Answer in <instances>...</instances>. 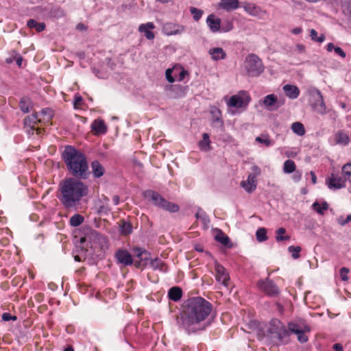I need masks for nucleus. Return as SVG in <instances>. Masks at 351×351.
<instances>
[{
	"label": "nucleus",
	"mask_w": 351,
	"mask_h": 351,
	"mask_svg": "<svg viewBox=\"0 0 351 351\" xmlns=\"http://www.w3.org/2000/svg\"><path fill=\"white\" fill-rule=\"evenodd\" d=\"M212 305L201 297L189 299L184 306V310L177 319L180 328L188 333L204 330L206 325L205 320L211 312Z\"/></svg>",
	"instance_id": "nucleus-1"
},
{
	"label": "nucleus",
	"mask_w": 351,
	"mask_h": 351,
	"mask_svg": "<svg viewBox=\"0 0 351 351\" xmlns=\"http://www.w3.org/2000/svg\"><path fill=\"white\" fill-rule=\"evenodd\" d=\"M60 200L69 209H76L84 197L88 193V187L77 178L63 180L59 185Z\"/></svg>",
	"instance_id": "nucleus-2"
},
{
	"label": "nucleus",
	"mask_w": 351,
	"mask_h": 351,
	"mask_svg": "<svg viewBox=\"0 0 351 351\" xmlns=\"http://www.w3.org/2000/svg\"><path fill=\"white\" fill-rule=\"evenodd\" d=\"M62 158L71 174L75 178H86L88 167L83 153L71 146H66L62 153Z\"/></svg>",
	"instance_id": "nucleus-3"
},
{
	"label": "nucleus",
	"mask_w": 351,
	"mask_h": 351,
	"mask_svg": "<svg viewBox=\"0 0 351 351\" xmlns=\"http://www.w3.org/2000/svg\"><path fill=\"white\" fill-rule=\"evenodd\" d=\"M143 196L155 206L171 213L178 211L179 206L165 199L158 192L152 190H147L143 193Z\"/></svg>",
	"instance_id": "nucleus-4"
},
{
	"label": "nucleus",
	"mask_w": 351,
	"mask_h": 351,
	"mask_svg": "<svg viewBox=\"0 0 351 351\" xmlns=\"http://www.w3.org/2000/svg\"><path fill=\"white\" fill-rule=\"evenodd\" d=\"M244 67L247 74L251 77H257L264 71V66L261 60L253 53L245 58Z\"/></svg>",
	"instance_id": "nucleus-5"
},
{
	"label": "nucleus",
	"mask_w": 351,
	"mask_h": 351,
	"mask_svg": "<svg viewBox=\"0 0 351 351\" xmlns=\"http://www.w3.org/2000/svg\"><path fill=\"white\" fill-rule=\"evenodd\" d=\"M250 101V97L245 91H240L237 94L232 95L227 104L228 106L234 108H245Z\"/></svg>",
	"instance_id": "nucleus-6"
},
{
	"label": "nucleus",
	"mask_w": 351,
	"mask_h": 351,
	"mask_svg": "<svg viewBox=\"0 0 351 351\" xmlns=\"http://www.w3.org/2000/svg\"><path fill=\"white\" fill-rule=\"evenodd\" d=\"M91 245L90 247L94 250H104L108 247V240L106 237L97 232L91 234L90 237Z\"/></svg>",
	"instance_id": "nucleus-7"
},
{
	"label": "nucleus",
	"mask_w": 351,
	"mask_h": 351,
	"mask_svg": "<svg viewBox=\"0 0 351 351\" xmlns=\"http://www.w3.org/2000/svg\"><path fill=\"white\" fill-rule=\"evenodd\" d=\"M215 278L217 281L221 282L223 286H229L230 277L226 269L217 261H215Z\"/></svg>",
	"instance_id": "nucleus-8"
},
{
	"label": "nucleus",
	"mask_w": 351,
	"mask_h": 351,
	"mask_svg": "<svg viewBox=\"0 0 351 351\" xmlns=\"http://www.w3.org/2000/svg\"><path fill=\"white\" fill-rule=\"evenodd\" d=\"M162 31L167 36L182 34L185 31V27L178 23L169 22L163 25Z\"/></svg>",
	"instance_id": "nucleus-9"
},
{
	"label": "nucleus",
	"mask_w": 351,
	"mask_h": 351,
	"mask_svg": "<svg viewBox=\"0 0 351 351\" xmlns=\"http://www.w3.org/2000/svg\"><path fill=\"white\" fill-rule=\"evenodd\" d=\"M258 285L263 291L269 296H276L279 293V289L271 280L259 281Z\"/></svg>",
	"instance_id": "nucleus-10"
},
{
	"label": "nucleus",
	"mask_w": 351,
	"mask_h": 351,
	"mask_svg": "<svg viewBox=\"0 0 351 351\" xmlns=\"http://www.w3.org/2000/svg\"><path fill=\"white\" fill-rule=\"evenodd\" d=\"M289 330L294 334L300 332H310V327L302 319L292 321L288 324Z\"/></svg>",
	"instance_id": "nucleus-11"
},
{
	"label": "nucleus",
	"mask_w": 351,
	"mask_h": 351,
	"mask_svg": "<svg viewBox=\"0 0 351 351\" xmlns=\"http://www.w3.org/2000/svg\"><path fill=\"white\" fill-rule=\"evenodd\" d=\"M326 184L330 189H340L346 186V180L344 178L332 174L326 180Z\"/></svg>",
	"instance_id": "nucleus-12"
},
{
	"label": "nucleus",
	"mask_w": 351,
	"mask_h": 351,
	"mask_svg": "<svg viewBox=\"0 0 351 351\" xmlns=\"http://www.w3.org/2000/svg\"><path fill=\"white\" fill-rule=\"evenodd\" d=\"M40 119L38 117L37 114H32L27 117L24 120V123L26 128L29 127V130H27L28 132L37 131V133H40V130L36 128V125L40 122Z\"/></svg>",
	"instance_id": "nucleus-13"
},
{
	"label": "nucleus",
	"mask_w": 351,
	"mask_h": 351,
	"mask_svg": "<svg viewBox=\"0 0 351 351\" xmlns=\"http://www.w3.org/2000/svg\"><path fill=\"white\" fill-rule=\"evenodd\" d=\"M206 24L210 30L213 32H220L221 19L216 17L214 14H210L206 19Z\"/></svg>",
	"instance_id": "nucleus-14"
},
{
	"label": "nucleus",
	"mask_w": 351,
	"mask_h": 351,
	"mask_svg": "<svg viewBox=\"0 0 351 351\" xmlns=\"http://www.w3.org/2000/svg\"><path fill=\"white\" fill-rule=\"evenodd\" d=\"M116 258L118 262L123 265H130L132 264V255L126 250L117 251Z\"/></svg>",
	"instance_id": "nucleus-15"
},
{
	"label": "nucleus",
	"mask_w": 351,
	"mask_h": 351,
	"mask_svg": "<svg viewBox=\"0 0 351 351\" xmlns=\"http://www.w3.org/2000/svg\"><path fill=\"white\" fill-rule=\"evenodd\" d=\"M241 186L244 189L245 191L250 193L256 189V179L254 176H248L246 180L241 182Z\"/></svg>",
	"instance_id": "nucleus-16"
},
{
	"label": "nucleus",
	"mask_w": 351,
	"mask_h": 351,
	"mask_svg": "<svg viewBox=\"0 0 351 351\" xmlns=\"http://www.w3.org/2000/svg\"><path fill=\"white\" fill-rule=\"evenodd\" d=\"M243 7L247 14L253 16H260L264 12L259 6L252 3H245Z\"/></svg>",
	"instance_id": "nucleus-17"
},
{
	"label": "nucleus",
	"mask_w": 351,
	"mask_h": 351,
	"mask_svg": "<svg viewBox=\"0 0 351 351\" xmlns=\"http://www.w3.org/2000/svg\"><path fill=\"white\" fill-rule=\"evenodd\" d=\"M155 28V26L153 23L148 22L145 24H141L138 27V31L141 33H144L145 36L149 39L152 40L154 38V34L151 31Z\"/></svg>",
	"instance_id": "nucleus-18"
},
{
	"label": "nucleus",
	"mask_w": 351,
	"mask_h": 351,
	"mask_svg": "<svg viewBox=\"0 0 351 351\" xmlns=\"http://www.w3.org/2000/svg\"><path fill=\"white\" fill-rule=\"evenodd\" d=\"M238 0H221L219 3V8L226 11L236 10L239 7Z\"/></svg>",
	"instance_id": "nucleus-19"
},
{
	"label": "nucleus",
	"mask_w": 351,
	"mask_h": 351,
	"mask_svg": "<svg viewBox=\"0 0 351 351\" xmlns=\"http://www.w3.org/2000/svg\"><path fill=\"white\" fill-rule=\"evenodd\" d=\"M285 95L290 99H296L300 94L299 88L294 85L287 84L282 88Z\"/></svg>",
	"instance_id": "nucleus-20"
},
{
	"label": "nucleus",
	"mask_w": 351,
	"mask_h": 351,
	"mask_svg": "<svg viewBox=\"0 0 351 351\" xmlns=\"http://www.w3.org/2000/svg\"><path fill=\"white\" fill-rule=\"evenodd\" d=\"M316 93L317 95L318 99L315 101L314 108L318 113L324 114L326 112V108L323 99V97L319 90H316Z\"/></svg>",
	"instance_id": "nucleus-21"
},
{
	"label": "nucleus",
	"mask_w": 351,
	"mask_h": 351,
	"mask_svg": "<svg viewBox=\"0 0 351 351\" xmlns=\"http://www.w3.org/2000/svg\"><path fill=\"white\" fill-rule=\"evenodd\" d=\"M91 128L96 134H103L107 131L105 123L101 119L95 120L92 123Z\"/></svg>",
	"instance_id": "nucleus-22"
},
{
	"label": "nucleus",
	"mask_w": 351,
	"mask_h": 351,
	"mask_svg": "<svg viewBox=\"0 0 351 351\" xmlns=\"http://www.w3.org/2000/svg\"><path fill=\"white\" fill-rule=\"evenodd\" d=\"M208 53L211 56L213 60H223L226 58V53L221 47H214L210 49Z\"/></svg>",
	"instance_id": "nucleus-23"
},
{
	"label": "nucleus",
	"mask_w": 351,
	"mask_h": 351,
	"mask_svg": "<svg viewBox=\"0 0 351 351\" xmlns=\"http://www.w3.org/2000/svg\"><path fill=\"white\" fill-rule=\"evenodd\" d=\"M277 103V97L274 94L265 96L263 101V105L268 110H272Z\"/></svg>",
	"instance_id": "nucleus-24"
},
{
	"label": "nucleus",
	"mask_w": 351,
	"mask_h": 351,
	"mask_svg": "<svg viewBox=\"0 0 351 351\" xmlns=\"http://www.w3.org/2000/svg\"><path fill=\"white\" fill-rule=\"evenodd\" d=\"M91 169L93 173L96 178L101 177L105 171L103 166L97 160H94L92 162Z\"/></svg>",
	"instance_id": "nucleus-25"
},
{
	"label": "nucleus",
	"mask_w": 351,
	"mask_h": 351,
	"mask_svg": "<svg viewBox=\"0 0 351 351\" xmlns=\"http://www.w3.org/2000/svg\"><path fill=\"white\" fill-rule=\"evenodd\" d=\"M182 289L178 287L171 288L168 292V296L173 301H178L182 297Z\"/></svg>",
	"instance_id": "nucleus-26"
},
{
	"label": "nucleus",
	"mask_w": 351,
	"mask_h": 351,
	"mask_svg": "<svg viewBox=\"0 0 351 351\" xmlns=\"http://www.w3.org/2000/svg\"><path fill=\"white\" fill-rule=\"evenodd\" d=\"M210 143L208 134L204 133L202 140L199 142L200 149L204 152L209 151L210 149Z\"/></svg>",
	"instance_id": "nucleus-27"
},
{
	"label": "nucleus",
	"mask_w": 351,
	"mask_h": 351,
	"mask_svg": "<svg viewBox=\"0 0 351 351\" xmlns=\"http://www.w3.org/2000/svg\"><path fill=\"white\" fill-rule=\"evenodd\" d=\"M276 323L278 324V326H277L278 332L276 339L282 340L283 338L286 337L288 335V330H287L284 324L279 320L276 319Z\"/></svg>",
	"instance_id": "nucleus-28"
},
{
	"label": "nucleus",
	"mask_w": 351,
	"mask_h": 351,
	"mask_svg": "<svg viewBox=\"0 0 351 351\" xmlns=\"http://www.w3.org/2000/svg\"><path fill=\"white\" fill-rule=\"evenodd\" d=\"M349 140L348 135L342 131L338 132L335 135V141L337 144L347 145Z\"/></svg>",
	"instance_id": "nucleus-29"
},
{
	"label": "nucleus",
	"mask_w": 351,
	"mask_h": 351,
	"mask_svg": "<svg viewBox=\"0 0 351 351\" xmlns=\"http://www.w3.org/2000/svg\"><path fill=\"white\" fill-rule=\"evenodd\" d=\"M151 267L153 269H158L162 272H165L167 271V266L163 261L159 258L152 260L151 262Z\"/></svg>",
	"instance_id": "nucleus-30"
},
{
	"label": "nucleus",
	"mask_w": 351,
	"mask_h": 351,
	"mask_svg": "<svg viewBox=\"0 0 351 351\" xmlns=\"http://www.w3.org/2000/svg\"><path fill=\"white\" fill-rule=\"evenodd\" d=\"M27 25L30 29L34 28L38 32L43 31L45 28V24L44 23H38L34 19L29 20Z\"/></svg>",
	"instance_id": "nucleus-31"
},
{
	"label": "nucleus",
	"mask_w": 351,
	"mask_h": 351,
	"mask_svg": "<svg viewBox=\"0 0 351 351\" xmlns=\"http://www.w3.org/2000/svg\"><path fill=\"white\" fill-rule=\"evenodd\" d=\"M296 168L295 162L291 160H287L283 164V171L285 173H291Z\"/></svg>",
	"instance_id": "nucleus-32"
},
{
	"label": "nucleus",
	"mask_w": 351,
	"mask_h": 351,
	"mask_svg": "<svg viewBox=\"0 0 351 351\" xmlns=\"http://www.w3.org/2000/svg\"><path fill=\"white\" fill-rule=\"evenodd\" d=\"M291 129L294 133L298 136H303L305 134V129L302 123L295 122L291 125Z\"/></svg>",
	"instance_id": "nucleus-33"
},
{
	"label": "nucleus",
	"mask_w": 351,
	"mask_h": 351,
	"mask_svg": "<svg viewBox=\"0 0 351 351\" xmlns=\"http://www.w3.org/2000/svg\"><path fill=\"white\" fill-rule=\"evenodd\" d=\"M210 113L212 114V121L215 123L218 122L221 125L223 124V121L221 120V111L217 108H213L210 110Z\"/></svg>",
	"instance_id": "nucleus-34"
},
{
	"label": "nucleus",
	"mask_w": 351,
	"mask_h": 351,
	"mask_svg": "<svg viewBox=\"0 0 351 351\" xmlns=\"http://www.w3.org/2000/svg\"><path fill=\"white\" fill-rule=\"evenodd\" d=\"M84 221V217L79 214H75L70 219V225L73 227H77L82 224Z\"/></svg>",
	"instance_id": "nucleus-35"
},
{
	"label": "nucleus",
	"mask_w": 351,
	"mask_h": 351,
	"mask_svg": "<svg viewBox=\"0 0 351 351\" xmlns=\"http://www.w3.org/2000/svg\"><path fill=\"white\" fill-rule=\"evenodd\" d=\"M132 228L130 223L122 221L120 225V231L122 234H129L132 232Z\"/></svg>",
	"instance_id": "nucleus-36"
},
{
	"label": "nucleus",
	"mask_w": 351,
	"mask_h": 351,
	"mask_svg": "<svg viewBox=\"0 0 351 351\" xmlns=\"http://www.w3.org/2000/svg\"><path fill=\"white\" fill-rule=\"evenodd\" d=\"M342 174L345 180L351 182V163H348L342 167Z\"/></svg>",
	"instance_id": "nucleus-37"
},
{
	"label": "nucleus",
	"mask_w": 351,
	"mask_h": 351,
	"mask_svg": "<svg viewBox=\"0 0 351 351\" xmlns=\"http://www.w3.org/2000/svg\"><path fill=\"white\" fill-rule=\"evenodd\" d=\"M31 101L27 97H23L20 101V108L24 112H28L29 111Z\"/></svg>",
	"instance_id": "nucleus-38"
},
{
	"label": "nucleus",
	"mask_w": 351,
	"mask_h": 351,
	"mask_svg": "<svg viewBox=\"0 0 351 351\" xmlns=\"http://www.w3.org/2000/svg\"><path fill=\"white\" fill-rule=\"evenodd\" d=\"M256 239L259 242L267 240V230L264 228H261L256 232Z\"/></svg>",
	"instance_id": "nucleus-39"
},
{
	"label": "nucleus",
	"mask_w": 351,
	"mask_h": 351,
	"mask_svg": "<svg viewBox=\"0 0 351 351\" xmlns=\"http://www.w3.org/2000/svg\"><path fill=\"white\" fill-rule=\"evenodd\" d=\"M277 326H278V324L276 323V320H273L270 323L267 332H269L271 338H276L278 332Z\"/></svg>",
	"instance_id": "nucleus-40"
},
{
	"label": "nucleus",
	"mask_w": 351,
	"mask_h": 351,
	"mask_svg": "<svg viewBox=\"0 0 351 351\" xmlns=\"http://www.w3.org/2000/svg\"><path fill=\"white\" fill-rule=\"evenodd\" d=\"M310 37L312 40L317 42V43H323L325 40V36L324 34H321L319 36H317V32L315 29H311L310 31Z\"/></svg>",
	"instance_id": "nucleus-41"
},
{
	"label": "nucleus",
	"mask_w": 351,
	"mask_h": 351,
	"mask_svg": "<svg viewBox=\"0 0 351 351\" xmlns=\"http://www.w3.org/2000/svg\"><path fill=\"white\" fill-rule=\"evenodd\" d=\"M190 12H191V14L193 15V19L195 21H198L201 19V17L204 13L203 10L198 9L197 8H195V7L190 8Z\"/></svg>",
	"instance_id": "nucleus-42"
},
{
	"label": "nucleus",
	"mask_w": 351,
	"mask_h": 351,
	"mask_svg": "<svg viewBox=\"0 0 351 351\" xmlns=\"http://www.w3.org/2000/svg\"><path fill=\"white\" fill-rule=\"evenodd\" d=\"M286 232V230L284 228H280L276 230L277 236L276 239L277 241L289 240L290 237L287 235L284 236L283 234Z\"/></svg>",
	"instance_id": "nucleus-43"
},
{
	"label": "nucleus",
	"mask_w": 351,
	"mask_h": 351,
	"mask_svg": "<svg viewBox=\"0 0 351 351\" xmlns=\"http://www.w3.org/2000/svg\"><path fill=\"white\" fill-rule=\"evenodd\" d=\"M313 208L319 214H323L324 211L328 209V204L324 202L320 204L317 202H314Z\"/></svg>",
	"instance_id": "nucleus-44"
},
{
	"label": "nucleus",
	"mask_w": 351,
	"mask_h": 351,
	"mask_svg": "<svg viewBox=\"0 0 351 351\" xmlns=\"http://www.w3.org/2000/svg\"><path fill=\"white\" fill-rule=\"evenodd\" d=\"M301 250L302 249L300 246H289L288 247L289 252L291 253V256L294 259H297L300 257V252Z\"/></svg>",
	"instance_id": "nucleus-45"
},
{
	"label": "nucleus",
	"mask_w": 351,
	"mask_h": 351,
	"mask_svg": "<svg viewBox=\"0 0 351 351\" xmlns=\"http://www.w3.org/2000/svg\"><path fill=\"white\" fill-rule=\"evenodd\" d=\"M215 239L217 241H219V243H221V244H223L224 245H228L230 241L229 238L228 237H226V235H224L223 234H222L221 232L217 234L215 236Z\"/></svg>",
	"instance_id": "nucleus-46"
},
{
	"label": "nucleus",
	"mask_w": 351,
	"mask_h": 351,
	"mask_svg": "<svg viewBox=\"0 0 351 351\" xmlns=\"http://www.w3.org/2000/svg\"><path fill=\"white\" fill-rule=\"evenodd\" d=\"M232 28H233L232 22H231L230 21H226L223 23L222 26H221L220 32H228L230 30H232Z\"/></svg>",
	"instance_id": "nucleus-47"
},
{
	"label": "nucleus",
	"mask_w": 351,
	"mask_h": 351,
	"mask_svg": "<svg viewBox=\"0 0 351 351\" xmlns=\"http://www.w3.org/2000/svg\"><path fill=\"white\" fill-rule=\"evenodd\" d=\"M255 140L256 142L263 143L267 147L271 145V141L267 136H257Z\"/></svg>",
	"instance_id": "nucleus-48"
},
{
	"label": "nucleus",
	"mask_w": 351,
	"mask_h": 351,
	"mask_svg": "<svg viewBox=\"0 0 351 351\" xmlns=\"http://www.w3.org/2000/svg\"><path fill=\"white\" fill-rule=\"evenodd\" d=\"M196 217H197V219L202 220L204 223H208L209 221L208 219V217L206 216V213L203 210H198L197 212Z\"/></svg>",
	"instance_id": "nucleus-49"
},
{
	"label": "nucleus",
	"mask_w": 351,
	"mask_h": 351,
	"mask_svg": "<svg viewBox=\"0 0 351 351\" xmlns=\"http://www.w3.org/2000/svg\"><path fill=\"white\" fill-rule=\"evenodd\" d=\"M252 173H250L248 176H254L255 178L257 176H260L261 173V169L256 165H254L251 167Z\"/></svg>",
	"instance_id": "nucleus-50"
},
{
	"label": "nucleus",
	"mask_w": 351,
	"mask_h": 351,
	"mask_svg": "<svg viewBox=\"0 0 351 351\" xmlns=\"http://www.w3.org/2000/svg\"><path fill=\"white\" fill-rule=\"evenodd\" d=\"M349 273V269L347 267H342L340 269V277L342 280L347 281L348 280V274Z\"/></svg>",
	"instance_id": "nucleus-51"
},
{
	"label": "nucleus",
	"mask_w": 351,
	"mask_h": 351,
	"mask_svg": "<svg viewBox=\"0 0 351 351\" xmlns=\"http://www.w3.org/2000/svg\"><path fill=\"white\" fill-rule=\"evenodd\" d=\"M306 332H300L298 333H295L298 340L300 343H305L308 341V337L305 335Z\"/></svg>",
	"instance_id": "nucleus-52"
},
{
	"label": "nucleus",
	"mask_w": 351,
	"mask_h": 351,
	"mask_svg": "<svg viewBox=\"0 0 351 351\" xmlns=\"http://www.w3.org/2000/svg\"><path fill=\"white\" fill-rule=\"evenodd\" d=\"M337 221L340 225L344 226L351 221V215H348L346 219H343V217H339Z\"/></svg>",
	"instance_id": "nucleus-53"
},
{
	"label": "nucleus",
	"mask_w": 351,
	"mask_h": 351,
	"mask_svg": "<svg viewBox=\"0 0 351 351\" xmlns=\"http://www.w3.org/2000/svg\"><path fill=\"white\" fill-rule=\"evenodd\" d=\"M173 71V69H167L165 72V75L167 81L170 83H173L175 82L174 78L172 76V73Z\"/></svg>",
	"instance_id": "nucleus-54"
},
{
	"label": "nucleus",
	"mask_w": 351,
	"mask_h": 351,
	"mask_svg": "<svg viewBox=\"0 0 351 351\" xmlns=\"http://www.w3.org/2000/svg\"><path fill=\"white\" fill-rule=\"evenodd\" d=\"M82 102V97L80 95H76L75 96V99H74V103H73L74 107L77 108L78 106H80L81 105Z\"/></svg>",
	"instance_id": "nucleus-55"
},
{
	"label": "nucleus",
	"mask_w": 351,
	"mask_h": 351,
	"mask_svg": "<svg viewBox=\"0 0 351 351\" xmlns=\"http://www.w3.org/2000/svg\"><path fill=\"white\" fill-rule=\"evenodd\" d=\"M334 51L337 55L341 56V58H346V54L341 47H336Z\"/></svg>",
	"instance_id": "nucleus-56"
},
{
	"label": "nucleus",
	"mask_w": 351,
	"mask_h": 351,
	"mask_svg": "<svg viewBox=\"0 0 351 351\" xmlns=\"http://www.w3.org/2000/svg\"><path fill=\"white\" fill-rule=\"evenodd\" d=\"M306 47L304 45L302 44H297L295 45V51L298 53H304L305 52Z\"/></svg>",
	"instance_id": "nucleus-57"
},
{
	"label": "nucleus",
	"mask_w": 351,
	"mask_h": 351,
	"mask_svg": "<svg viewBox=\"0 0 351 351\" xmlns=\"http://www.w3.org/2000/svg\"><path fill=\"white\" fill-rule=\"evenodd\" d=\"M2 318L4 321H10L11 319L15 320L16 318L14 316H12L10 314L5 313L2 315Z\"/></svg>",
	"instance_id": "nucleus-58"
},
{
	"label": "nucleus",
	"mask_w": 351,
	"mask_h": 351,
	"mask_svg": "<svg viewBox=\"0 0 351 351\" xmlns=\"http://www.w3.org/2000/svg\"><path fill=\"white\" fill-rule=\"evenodd\" d=\"M187 74H188L187 71H186L184 70L181 71L179 73L178 80L182 81L184 79L186 75H187Z\"/></svg>",
	"instance_id": "nucleus-59"
},
{
	"label": "nucleus",
	"mask_w": 351,
	"mask_h": 351,
	"mask_svg": "<svg viewBox=\"0 0 351 351\" xmlns=\"http://www.w3.org/2000/svg\"><path fill=\"white\" fill-rule=\"evenodd\" d=\"M333 349L335 351H343V346L339 343H335L333 345Z\"/></svg>",
	"instance_id": "nucleus-60"
},
{
	"label": "nucleus",
	"mask_w": 351,
	"mask_h": 351,
	"mask_svg": "<svg viewBox=\"0 0 351 351\" xmlns=\"http://www.w3.org/2000/svg\"><path fill=\"white\" fill-rule=\"evenodd\" d=\"M335 48H336V47L332 43H328L327 45V46H326V49L329 52H331L332 51H334Z\"/></svg>",
	"instance_id": "nucleus-61"
},
{
	"label": "nucleus",
	"mask_w": 351,
	"mask_h": 351,
	"mask_svg": "<svg viewBox=\"0 0 351 351\" xmlns=\"http://www.w3.org/2000/svg\"><path fill=\"white\" fill-rule=\"evenodd\" d=\"M310 175L311 176V181L313 184H316L317 182V177L315 176V173L313 171L310 172Z\"/></svg>",
	"instance_id": "nucleus-62"
},
{
	"label": "nucleus",
	"mask_w": 351,
	"mask_h": 351,
	"mask_svg": "<svg viewBox=\"0 0 351 351\" xmlns=\"http://www.w3.org/2000/svg\"><path fill=\"white\" fill-rule=\"evenodd\" d=\"M291 32L293 34H299L302 32V29L300 27H295L291 30Z\"/></svg>",
	"instance_id": "nucleus-63"
},
{
	"label": "nucleus",
	"mask_w": 351,
	"mask_h": 351,
	"mask_svg": "<svg viewBox=\"0 0 351 351\" xmlns=\"http://www.w3.org/2000/svg\"><path fill=\"white\" fill-rule=\"evenodd\" d=\"M134 252L136 254V255L139 257L143 254V251L140 248H136L134 249Z\"/></svg>",
	"instance_id": "nucleus-64"
}]
</instances>
